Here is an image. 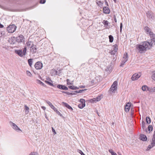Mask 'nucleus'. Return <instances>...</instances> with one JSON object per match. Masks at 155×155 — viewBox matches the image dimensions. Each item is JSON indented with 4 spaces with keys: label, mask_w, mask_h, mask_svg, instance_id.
<instances>
[{
    "label": "nucleus",
    "mask_w": 155,
    "mask_h": 155,
    "mask_svg": "<svg viewBox=\"0 0 155 155\" xmlns=\"http://www.w3.org/2000/svg\"><path fill=\"white\" fill-rule=\"evenodd\" d=\"M120 33H121V31H122V23H121L120 24Z\"/></svg>",
    "instance_id": "49"
},
{
    "label": "nucleus",
    "mask_w": 155,
    "mask_h": 155,
    "mask_svg": "<svg viewBox=\"0 0 155 155\" xmlns=\"http://www.w3.org/2000/svg\"><path fill=\"white\" fill-rule=\"evenodd\" d=\"M153 127L152 125H150L148 127V130L150 132L153 130Z\"/></svg>",
    "instance_id": "35"
},
{
    "label": "nucleus",
    "mask_w": 155,
    "mask_h": 155,
    "mask_svg": "<svg viewBox=\"0 0 155 155\" xmlns=\"http://www.w3.org/2000/svg\"><path fill=\"white\" fill-rule=\"evenodd\" d=\"M29 155H38V153L35 152H31Z\"/></svg>",
    "instance_id": "45"
},
{
    "label": "nucleus",
    "mask_w": 155,
    "mask_h": 155,
    "mask_svg": "<svg viewBox=\"0 0 155 155\" xmlns=\"http://www.w3.org/2000/svg\"><path fill=\"white\" fill-rule=\"evenodd\" d=\"M96 3L99 6H102L103 4V3H102L101 1H99L98 2H97Z\"/></svg>",
    "instance_id": "36"
},
{
    "label": "nucleus",
    "mask_w": 155,
    "mask_h": 155,
    "mask_svg": "<svg viewBox=\"0 0 155 155\" xmlns=\"http://www.w3.org/2000/svg\"><path fill=\"white\" fill-rule=\"evenodd\" d=\"M16 38V41L18 43L24 42L25 41V38L24 36L21 35H20L18 36Z\"/></svg>",
    "instance_id": "6"
},
{
    "label": "nucleus",
    "mask_w": 155,
    "mask_h": 155,
    "mask_svg": "<svg viewBox=\"0 0 155 155\" xmlns=\"http://www.w3.org/2000/svg\"><path fill=\"white\" fill-rule=\"evenodd\" d=\"M109 41L110 42H113L114 40V38L112 35H110L109 36Z\"/></svg>",
    "instance_id": "32"
},
{
    "label": "nucleus",
    "mask_w": 155,
    "mask_h": 155,
    "mask_svg": "<svg viewBox=\"0 0 155 155\" xmlns=\"http://www.w3.org/2000/svg\"><path fill=\"white\" fill-rule=\"evenodd\" d=\"M16 38L14 37H12L11 38V40H12V42H13V44H14L15 42H13V41L15 40L16 41Z\"/></svg>",
    "instance_id": "43"
},
{
    "label": "nucleus",
    "mask_w": 155,
    "mask_h": 155,
    "mask_svg": "<svg viewBox=\"0 0 155 155\" xmlns=\"http://www.w3.org/2000/svg\"><path fill=\"white\" fill-rule=\"evenodd\" d=\"M50 81H51V82L46 80L45 81V83L49 84V85L55 87V85H54L52 83V81L51 80Z\"/></svg>",
    "instance_id": "21"
},
{
    "label": "nucleus",
    "mask_w": 155,
    "mask_h": 155,
    "mask_svg": "<svg viewBox=\"0 0 155 155\" xmlns=\"http://www.w3.org/2000/svg\"><path fill=\"white\" fill-rule=\"evenodd\" d=\"M68 81H69V80H68ZM68 84H71V83H70V82L69 81H68Z\"/></svg>",
    "instance_id": "63"
},
{
    "label": "nucleus",
    "mask_w": 155,
    "mask_h": 155,
    "mask_svg": "<svg viewBox=\"0 0 155 155\" xmlns=\"http://www.w3.org/2000/svg\"><path fill=\"white\" fill-rule=\"evenodd\" d=\"M28 61L29 66L31 67L33 63V59H29L28 60Z\"/></svg>",
    "instance_id": "24"
},
{
    "label": "nucleus",
    "mask_w": 155,
    "mask_h": 155,
    "mask_svg": "<svg viewBox=\"0 0 155 155\" xmlns=\"http://www.w3.org/2000/svg\"><path fill=\"white\" fill-rule=\"evenodd\" d=\"M79 153H80L81 155H85L84 153L81 150H79Z\"/></svg>",
    "instance_id": "51"
},
{
    "label": "nucleus",
    "mask_w": 155,
    "mask_h": 155,
    "mask_svg": "<svg viewBox=\"0 0 155 155\" xmlns=\"http://www.w3.org/2000/svg\"><path fill=\"white\" fill-rule=\"evenodd\" d=\"M85 104H82L80 103L78 105V107L80 109L83 108L85 106Z\"/></svg>",
    "instance_id": "31"
},
{
    "label": "nucleus",
    "mask_w": 155,
    "mask_h": 155,
    "mask_svg": "<svg viewBox=\"0 0 155 155\" xmlns=\"http://www.w3.org/2000/svg\"><path fill=\"white\" fill-rule=\"evenodd\" d=\"M68 88L73 90H76L79 88V87H75L74 85L68 86Z\"/></svg>",
    "instance_id": "27"
},
{
    "label": "nucleus",
    "mask_w": 155,
    "mask_h": 155,
    "mask_svg": "<svg viewBox=\"0 0 155 155\" xmlns=\"http://www.w3.org/2000/svg\"><path fill=\"white\" fill-rule=\"evenodd\" d=\"M9 123L11 125L12 124V127L13 129L15 130L17 132H18L19 131H21V129L18 127L15 124L12 123V121H10Z\"/></svg>",
    "instance_id": "11"
},
{
    "label": "nucleus",
    "mask_w": 155,
    "mask_h": 155,
    "mask_svg": "<svg viewBox=\"0 0 155 155\" xmlns=\"http://www.w3.org/2000/svg\"><path fill=\"white\" fill-rule=\"evenodd\" d=\"M61 105L64 107H65L68 108V104L64 102H62Z\"/></svg>",
    "instance_id": "37"
},
{
    "label": "nucleus",
    "mask_w": 155,
    "mask_h": 155,
    "mask_svg": "<svg viewBox=\"0 0 155 155\" xmlns=\"http://www.w3.org/2000/svg\"><path fill=\"white\" fill-rule=\"evenodd\" d=\"M155 146V130L154 131V134L153 136V138L151 141V144L149 145L148 146L147 148V150H149L151 148Z\"/></svg>",
    "instance_id": "3"
},
{
    "label": "nucleus",
    "mask_w": 155,
    "mask_h": 155,
    "mask_svg": "<svg viewBox=\"0 0 155 155\" xmlns=\"http://www.w3.org/2000/svg\"><path fill=\"white\" fill-rule=\"evenodd\" d=\"M96 82H95L94 80H92L90 82V84L91 85H93Z\"/></svg>",
    "instance_id": "39"
},
{
    "label": "nucleus",
    "mask_w": 155,
    "mask_h": 155,
    "mask_svg": "<svg viewBox=\"0 0 155 155\" xmlns=\"http://www.w3.org/2000/svg\"><path fill=\"white\" fill-rule=\"evenodd\" d=\"M152 78L153 80L155 81V71L153 73L152 76Z\"/></svg>",
    "instance_id": "42"
},
{
    "label": "nucleus",
    "mask_w": 155,
    "mask_h": 155,
    "mask_svg": "<svg viewBox=\"0 0 155 155\" xmlns=\"http://www.w3.org/2000/svg\"><path fill=\"white\" fill-rule=\"evenodd\" d=\"M80 90L79 91H75V92L77 93H81L82 92L84 91L85 90Z\"/></svg>",
    "instance_id": "44"
},
{
    "label": "nucleus",
    "mask_w": 155,
    "mask_h": 155,
    "mask_svg": "<svg viewBox=\"0 0 155 155\" xmlns=\"http://www.w3.org/2000/svg\"><path fill=\"white\" fill-rule=\"evenodd\" d=\"M24 107L25 110V113L26 114H28L29 112V108L26 105H25Z\"/></svg>",
    "instance_id": "25"
},
{
    "label": "nucleus",
    "mask_w": 155,
    "mask_h": 155,
    "mask_svg": "<svg viewBox=\"0 0 155 155\" xmlns=\"http://www.w3.org/2000/svg\"><path fill=\"white\" fill-rule=\"evenodd\" d=\"M140 139L143 141H146L147 140V137L145 135L141 134L140 135Z\"/></svg>",
    "instance_id": "16"
},
{
    "label": "nucleus",
    "mask_w": 155,
    "mask_h": 155,
    "mask_svg": "<svg viewBox=\"0 0 155 155\" xmlns=\"http://www.w3.org/2000/svg\"><path fill=\"white\" fill-rule=\"evenodd\" d=\"M46 103L49 105L50 107L54 111H57V109L49 101H47Z\"/></svg>",
    "instance_id": "17"
},
{
    "label": "nucleus",
    "mask_w": 155,
    "mask_h": 155,
    "mask_svg": "<svg viewBox=\"0 0 155 155\" xmlns=\"http://www.w3.org/2000/svg\"><path fill=\"white\" fill-rule=\"evenodd\" d=\"M68 109H69L71 111H72L73 110V108L69 105H68Z\"/></svg>",
    "instance_id": "50"
},
{
    "label": "nucleus",
    "mask_w": 155,
    "mask_h": 155,
    "mask_svg": "<svg viewBox=\"0 0 155 155\" xmlns=\"http://www.w3.org/2000/svg\"><path fill=\"white\" fill-rule=\"evenodd\" d=\"M45 117L46 119L48 120V117H47V116L46 115V114H45Z\"/></svg>",
    "instance_id": "55"
},
{
    "label": "nucleus",
    "mask_w": 155,
    "mask_h": 155,
    "mask_svg": "<svg viewBox=\"0 0 155 155\" xmlns=\"http://www.w3.org/2000/svg\"><path fill=\"white\" fill-rule=\"evenodd\" d=\"M142 127L143 130L146 129V124L144 121L142 120Z\"/></svg>",
    "instance_id": "26"
},
{
    "label": "nucleus",
    "mask_w": 155,
    "mask_h": 155,
    "mask_svg": "<svg viewBox=\"0 0 155 155\" xmlns=\"http://www.w3.org/2000/svg\"><path fill=\"white\" fill-rule=\"evenodd\" d=\"M114 21H115V22H116L117 21V19H116V18L115 17V16H114Z\"/></svg>",
    "instance_id": "53"
},
{
    "label": "nucleus",
    "mask_w": 155,
    "mask_h": 155,
    "mask_svg": "<svg viewBox=\"0 0 155 155\" xmlns=\"http://www.w3.org/2000/svg\"><path fill=\"white\" fill-rule=\"evenodd\" d=\"M66 81L67 82V84H68V79H67Z\"/></svg>",
    "instance_id": "57"
},
{
    "label": "nucleus",
    "mask_w": 155,
    "mask_h": 155,
    "mask_svg": "<svg viewBox=\"0 0 155 155\" xmlns=\"http://www.w3.org/2000/svg\"><path fill=\"white\" fill-rule=\"evenodd\" d=\"M128 55L127 53L124 54L123 59L121 61L120 66H122L124 64L128 61Z\"/></svg>",
    "instance_id": "5"
},
{
    "label": "nucleus",
    "mask_w": 155,
    "mask_h": 155,
    "mask_svg": "<svg viewBox=\"0 0 155 155\" xmlns=\"http://www.w3.org/2000/svg\"><path fill=\"white\" fill-rule=\"evenodd\" d=\"M103 12L105 14H109L110 12V10L108 7H104L103 8Z\"/></svg>",
    "instance_id": "15"
},
{
    "label": "nucleus",
    "mask_w": 155,
    "mask_h": 155,
    "mask_svg": "<svg viewBox=\"0 0 155 155\" xmlns=\"http://www.w3.org/2000/svg\"><path fill=\"white\" fill-rule=\"evenodd\" d=\"M105 3H106V4L107 5H108V4L107 3V2H105Z\"/></svg>",
    "instance_id": "58"
},
{
    "label": "nucleus",
    "mask_w": 155,
    "mask_h": 155,
    "mask_svg": "<svg viewBox=\"0 0 155 155\" xmlns=\"http://www.w3.org/2000/svg\"><path fill=\"white\" fill-rule=\"evenodd\" d=\"M37 83L38 84H40L41 85L43 86V87H46V85L39 80H37Z\"/></svg>",
    "instance_id": "22"
},
{
    "label": "nucleus",
    "mask_w": 155,
    "mask_h": 155,
    "mask_svg": "<svg viewBox=\"0 0 155 155\" xmlns=\"http://www.w3.org/2000/svg\"><path fill=\"white\" fill-rule=\"evenodd\" d=\"M15 53L21 57L23 56L22 51L21 50H16L15 51Z\"/></svg>",
    "instance_id": "18"
},
{
    "label": "nucleus",
    "mask_w": 155,
    "mask_h": 155,
    "mask_svg": "<svg viewBox=\"0 0 155 155\" xmlns=\"http://www.w3.org/2000/svg\"><path fill=\"white\" fill-rule=\"evenodd\" d=\"M51 128H52V132H53V134H56V133L55 130L54 129V128H53V127H51Z\"/></svg>",
    "instance_id": "47"
},
{
    "label": "nucleus",
    "mask_w": 155,
    "mask_h": 155,
    "mask_svg": "<svg viewBox=\"0 0 155 155\" xmlns=\"http://www.w3.org/2000/svg\"><path fill=\"white\" fill-rule=\"evenodd\" d=\"M30 50L32 54H34L36 53L37 50V46L36 45H35L33 43L32 44V45L30 47Z\"/></svg>",
    "instance_id": "10"
},
{
    "label": "nucleus",
    "mask_w": 155,
    "mask_h": 155,
    "mask_svg": "<svg viewBox=\"0 0 155 155\" xmlns=\"http://www.w3.org/2000/svg\"><path fill=\"white\" fill-rule=\"evenodd\" d=\"M80 87H81V88H84V86H82Z\"/></svg>",
    "instance_id": "59"
},
{
    "label": "nucleus",
    "mask_w": 155,
    "mask_h": 155,
    "mask_svg": "<svg viewBox=\"0 0 155 155\" xmlns=\"http://www.w3.org/2000/svg\"><path fill=\"white\" fill-rule=\"evenodd\" d=\"M27 51V48L26 47H25L24 48V49L22 52L23 55H25L26 54Z\"/></svg>",
    "instance_id": "34"
},
{
    "label": "nucleus",
    "mask_w": 155,
    "mask_h": 155,
    "mask_svg": "<svg viewBox=\"0 0 155 155\" xmlns=\"http://www.w3.org/2000/svg\"><path fill=\"white\" fill-rule=\"evenodd\" d=\"M103 23L105 25H107L108 26V22L107 21L104 20L103 21Z\"/></svg>",
    "instance_id": "40"
},
{
    "label": "nucleus",
    "mask_w": 155,
    "mask_h": 155,
    "mask_svg": "<svg viewBox=\"0 0 155 155\" xmlns=\"http://www.w3.org/2000/svg\"><path fill=\"white\" fill-rule=\"evenodd\" d=\"M57 87L59 89L64 90H68V88L65 86L61 84H58Z\"/></svg>",
    "instance_id": "12"
},
{
    "label": "nucleus",
    "mask_w": 155,
    "mask_h": 155,
    "mask_svg": "<svg viewBox=\"0 0 155 155\" xmlns=\"http://www.w3.org/2000/svg\"><path fill=\"white\" fill-rule=\"evenodd\" d=\"M114 0V2H116L117 0Z\"/></svg>",
    "instance_id": "60"
},
{
    "label": "nucleus",
    "mask_w": 155,
    "mask_h": 155,
    "mask_svg": "<svg viewBox=\"0 0 155 155\" xmlns=\"http://www.w3.org/2000/svg\"><path fill=\"white\" fill-rule=\"evenodd\" d=\"M146 121L148 124H150L151 122V120L150 118L148 117H146Z\"/></svg>",
    "instance_id": "30"
},
{
    "label": "nucleus",
    "mask_w": 155,
    "mask_h": 155,
    "mask_svg": "<svg viewBox=\"0 0 155 155\" xmlns=\"http://www.w3.org/2000/svg\"><path fill=\"white\" fill-rule=\"evenodd\" d=\"M42 108L44 110H45V107L44 106L42 107Z\"/></svg>",
    "instance_id": "54"
},
{
    "label": "nucleus",
    "mask_w": 155,
    "mask_h": 155,
    "mask_svg": "<svg viewBox=\"0 0 155 155\" xmlns=\"http://www.w3.org/2000/svg\"><path fill=\"white\" fill-rule=\"evenodd\" d=\"M141 89L143 91H149L150 87H148L146 85H143Z\"/></svg>",
    "instance_id": "19"
},
{
    "label": "nucleus",
    "mask_w": 155,
    "mask_h": 155,
    "mask_svg": "<svg viewBox=\"0 0 155 155\" xmlns=\"http://www.w3.org/2000/svg\"><path fill=\"white\" fill-rule=\"evenodd\" d=\"M33 43V42H32L31 41H28L26 43V45L27 47H31L32 44Z\"/></svg>",
    "instance_id": "23"
},
{
    "label": "nucleus",
    "mask_w": 155,
    "mask_h": 155,
    "mask_svg": "<svg viewBox=\"0 0 155 155\" xmlns=\"http://www.w3.org/2000/svg\"><path fill=\"white\" fill-rule=\"evenodd\" d=\"M112 125H114V122H112Z\"/></svg>",
    "instance_id": "61"
},
{
    "label": "nucleus",
    "mask_w": 155,
    "mask_h": 155,
    "mask_svg": "<svg viewBox=\"0 0 155 155\" xmlns=\"http://www.w3.org/2000/svg\"><path fill=\"white\" fill-rule=\"evenodd\" d=\"M117 81H115L111 86L110 90L112 91V92L114 93L115 91H116L117 90Z\"/></svg>",
    "instance_id": "7"
},
{
    "label": "nucleus",
    "mask_w": 155,
    "mask_h": 155,
    "mask_svg": "<svg viewBox=\"0 0 155 155\" xmlns=\"http://www.w3.org/2000/svg\"><path fill=\"white\" fill-rule=\"evenodd\" d=\"M144 30H145L147 32V34H148V33L149 34V32L150 31H151V30L150 31V28L147 26L145 27Z\"/></svg>",
    "instance_id": "28"
},
{
    "label": "nucleus",
    "mask_w": 155,
    "mask_h": 155,
    "mask_svg": "<svg viewBox=\"0 0 155 155\" xmlns=\"http://www.w3.org/2000/svg\"><path fill=\"white\" fill-rule=\"evenodd\" d=\"M113 49L111 51L110 53L111 54H114L117 50V46L115 45L113 46Z\"/></svg>",
    "instance_id": "14"
},
{
    "label": "nucleus",
    "mask_w": 155,
    "mask_h": 155,
    "mask_svg": "<svg viewBox=\"0 0 155 155\" xmlns=\"http://www.w3.org/2000/svg\"><path fill=\"white\" fill-rule=\"evenodd\" d=\"M149 35L151 39L150 41L147 42L149 44V46L151 47L155 45V35L152 31H150Z\"/></svg>",
    "instance_id": "2"
},
{
    "label": "nucleus",
    "mask_w": 155,
    "mask_h": 155,
    "mask_svg": "<svg viewBox=\"0 0 155 155\" xmlns=\"http://www.w3.org/2000/svg\"><path fill=\"white\" fill-rule=\"evenodd\" d=\"M80 103L85 104V100L83 99H81L80 100Z\"/></svg>",
    "instance_id": "41"
},
{
    "label": "nucleus",
    "mask_w": 155,
    "mask_h": 155,
    "mask_svg": "<svg viewBox=\"0 0 155 155\" xmlns=\"http://www.w3.org/2000/svg\"><path fill=\"white\" fill-rule=\"evenodd\" d=\"M101 99V96H97L96 98H93L92 99L93 101L95 102L96 101H100Z\"/></svg>",
    "instance_id": "20"
},
{
    "label": "nucleus",
    "mask_w": 155,
    "mask_h": 155,
    "mask_svg": "<svg viewBox=\"0 0 155 155\" xmlns=\"http://www.w3.org/2000/svg\"><path fill=\"white\" fill-rule=\"evenodd\" d=\"M117 153L119 155H122L120 152H118Z\"/></svg>",
    "instance_id": "56"
},
{
    "label": "nucleus",
    "mask_w": 155,
    "mask_h": 155,
    "mask_svg": "<svg viewBox=\"0 0 155 155\" xmlns=\"http://www.w3.org/2000/svg\"><path fill=\"white\" fill-rule=\"evenodd\" d=\"M26 73L27 75L30 77H31L32 76V75L31 74V73L28 71H26Z\"/></svg>",
    "instance_id": "38"
},
{
    "label": "nucleus",
    "mask_w": 155,
    "mask_h": 155,
    "mask_svg": "<svg viewBox=\"0 0 155 155\" xmlns=\"http://www.w3.org/2000/svg\"><path fill=\"white\" fill-rule=\"evenodd\" d=\"M141 76L140 73H135L131 77V79L132 81H135L137 80Z\"/></svg>",
    "instance_id": "9"
},
{
    "label": "nucleus",
    "mask_w": 155,
    "mask_h": 155,
    "mask_svg": "<svg viewBox=\"0 0 155 155\" xmlns=\"http://www.w3.org/2000/svg\"><path fill=\"white\" fill-rule=\"evenodd\" d=\"M62 93H64L65 94H66V95H68V92H67V91H62Z\"/></svg>",
    "instance_id": "52"
},
{
    "label": "nucleus",
    "mask_w": 155,
    "mask_h": 155,
    "mask_svg": "<svg viewBox=\"0 0 155 155\" xmlns=\"http://www.w3.org/2000/svg\"><path fill=\"white\" fill-rule=\"evenodd\" d=\"M34 66L36 70H40L42 68L43 65L41 62L38 61L35 63Z\"/></svg>",
    "instance_id": "8"
},
{
    "label": "nucleus",
    "mask_w": 155,
    "mask_h": 155,
    "mask_svg": "<svg viewBox=\"0 0 155 155\" xmlns=\"http://www.w3.org/2000/svg\"><path fill=\"white\" fill-rule=\"evenodd\" d=\"M108 151L110 153H111L112 155H117L116 153L114 152L112 149L109 150Z\"/></svg>",
    "instance_id": "33"
},
{
    "label": "nucleus",
    "mask_w": 155,
    "mask_h": 155,
    "mask_svg": "<svg viewBox=\"0 0 155 155\" xmlns=\"http://www.w3.org/2000/svg\"><path fill=\"white\" fill-rule=\"evenodd\" d=\"M45 2V0H40V3L41 4H44Z\"/></svg>",
    "instance_id": "46"
},
{
    "label": "nucleus",
    "mask_w": 155,
    "mask_h": 155,
    "mask_svg": "<svg viewBox=\"0 0 155 155\" xmlns=\"http://www.w3.org/2000/svg\"><path fill=\"white\" fill-rule=\"evenodd\" d=\"M149 92H155V87H150V89H149Z\"/></svg>",
    "instance_id": "29"
},
{
    "label": "nucleus",
    "mask_w": 155,
    "mask_h": 155,
    "mask_svg": "<svg viewBox=\"0 0 155 155\" xmlns=\"http://www.w3.org/2000/svg\"><path fill=\"white\" fill-rule=\"evenodd\" d=\"M149 43L147 42H144L141 45H136V48L138 50L140 53H142L143 51L147 50V49L148 48L150 49L149 46Z\"/></svg>",
    "instance_id": "1"
},
{
    "label": "nucleus",
    "mask_w": 155,
    "mask_h": 155,
    "mask_svg": "<svg viewBox=\"0 0 155 155\" xmlns=\"http://www.w3.org/2000/svg\"><path fill=\"white\" fill-rule=\"evenodd\" d=\"M17 27L14 24L10 25L7 28V30L9 33H13L16 30Z\"/></svg>",
    "instance_id": "4"
},
{
    "label": "nucleus",
    "mask_w": 155,
    "mask_h": 155,
    "mask_svg": "<svg viewBox=\"0 0 155 155\" xmlns=\"http://www.w3.org/2000/svg\"><path fill=\"white\" fill-rule=\"evenodd\" d=\"M131 105V103L130 102H128L125 106V110L126 112H128L129 111L130 106Z\"/></svg>",
    "instance_id": "13"
},
{
    "label": "nucleus",
    "mask_w": 155,
    "mask_h": 155,
    "mask_svg": "<svg viewBox=\"0 0 155 155\" xmlns=\"http://www.w3.org/2000/svg\"><path fill=\"white\" fill-rule=\"evenodd\" d=\"M133 114V113H132H132H131V114H131V115H132V114Z\"/></svg>",
    "instance_id": "62"
},
{
    "label": "nucleus",
    "mask_w": 155,
    "mask_h": 155,
    "mask_svg": "<svg viewBox=\"0 0 155 155\" xmlns=\"http://www.w3.org/2000/svg\"><path fill=\"white\" fill-rule=\"evenodd\" d=\"M71 94V93H68V95H69V94Z\"/></svg>",
    "instance_id": "64"
},
{
    "label": "nucleus",
    "mask_w": 155,
    "mask_h": 155,
    "mask_svg": "<svg viewBox=\"0 0 155 155\" xmlns=\"http://www.w3.org/2000/svg\"><path fill=\"white\" fill-rule=\"evenodd\" d=\"M55 112H56V113L59 115L60 116H62V115L61 114V113L60 112H59V111H58V110L57 109V111H55Z\"/></svg>",
    "instance_id": "48"
}]
</instances>
